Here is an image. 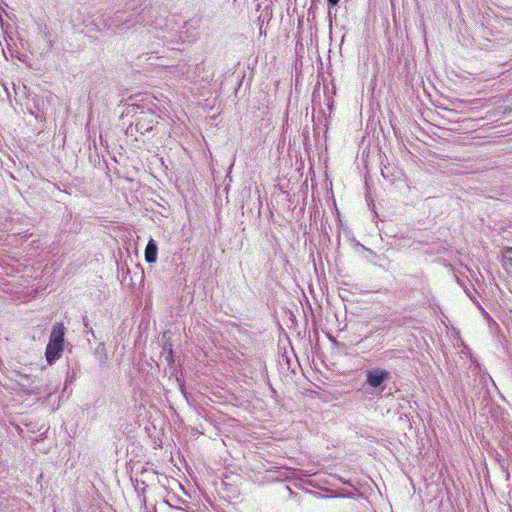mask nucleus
I'll return each mask as SVG.
<instances>
[{"mask_svg":"<svg viewBox=\"0 0 512 512\" xmlns=\"http://www.w3.org/2000/svg\"><path fill=\"white\" fill-rule=\"evenodd\" d=\"M154 115L151 112H141L137 117L135 128L141 134L149 133L155 123Z\"/></svg>","mask_w":512,"mask_h":512,"instance_id":"nucleus-5","label":"nucleus"},{"mask_svg":"<svg viewBox=\"0 0 512 512\" xmlns=\"http://www.w3.org/2000/svg\"><path fill=\"white\" fill-rule=\"evenodd\" d=\"M158 247L156 242L151 238L145 248V260L148 263H155L157 260Z\"/></svg>","mask_w":512,"mask_h":512,"instance_id":"nucleus-6","label":"nucleus"},{"mask_svg":"<svg viewBox=\"0 0 512 512\" xmlns=\"http://www.w3.org/2000/svg\"><path fill=\"white\" fill-rule=\"evenodd\" d=\"M141 18L139 22L143 26L153 27L155 37L169 51H181V46L184 43H191L197 39V33L190 24L185 23L180 28L173 18L165 17L159 8L150 7L141 15Z\"/></svg>","mask_w":512,"mask_h":512,"instance_id":"nucleus-1","label":"nucleus"},{"mask_svg":"<svg viewBox=\"0 0 512 512\" xmlns=\"http://www.w3.org/2000/svg\"><path fill=\"white\" fill-rule=\"evenodd\" d=\"M146 10H149V8H144L138 13L125 9L115 12L109 19L99 18L95 19L93 22L99 31L112 30L116 32L119 29H129L137 24L142 25L139 20L142 19L141 15Z\"/></svg>","mask_w":512,"mask_h":512,"instance_id":"nucleus-2","label":"nucleus"},{"mask_svg":"<svg viewBox=\"0 0 512 512\" xmlns=\"http://www.w3.org/2000/svg\"><path fill=\"white\" fill-rule=\"evenodd\" d=\"M390 378L389 371L381 368H373L366 371V383L373 387L378 388L381 391L385 389L383 383Z\"/></svg>","mask_w":512,"mask_h":512,"instance_id":"nucleus-4","label":"nucleus"},{"mask_svg":"<svg viewBox=\"0 0 512 512\" xmlns=\"http://www.w3.org/2000/svg\"><path fill=\"white\" fill-rule=\"evenodd\" d=\"M465 292H466V294L468 295V297L471 299V301H473V302H474V303L479 307V309H480L482 312H485V311H484V309L481 307V305H480V304L477 302V300H476V297H475V295H474V294L476 293L475 289H473V291H470L469 289H467V288H466V289H465Z\"/></svg>","mask_w":512,"mask_h":512,"instance_id":"nucleus-7","label":"nucleus"},{"mask_svg":"<svg viewBox=\"0 0 512 512\" xmlns=\"http://www.w3.org/2000/svg\"><path fill=\"white\" fill-rule=\"evenodd\" d=\"M330 6H336L340 0H327Z\"/></svg>","mask_w":512,"mask_h":512,"instance_id":"nucleus-8","label":"nucleus"},{"mask_svg":"<svg viewBox=\"0 0 512 512\" xmlns=\"http://www.w3.org/2000/svg\"><path fill=\"white\" fill-rule=\"evenodd\" d=\"M65 327L63 323H55L52 326L49 341L45 351V357L49 364L58 360L64 350Z\"/></svg>","mask_w":512,"mask_h":512,"instance_id":"nucleus-3","label":"nucleus"}]
</instances>
